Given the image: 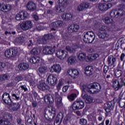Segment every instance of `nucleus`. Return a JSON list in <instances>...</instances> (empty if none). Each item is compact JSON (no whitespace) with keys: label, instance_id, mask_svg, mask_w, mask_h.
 Segmentation results:
<instances>
[{"label":"nucleus","instance_id":"nucleus-36","mask_svg":"<svg viewBox=\"0 0 125 125\" xmlns=\"http://www.w3.org/2000/svg\"><path fill=\"white\" fill-rule=\"evenodd\" d=\"M40 54L39 50L37 48H34L31 51V54L33 56H38Z\"/></svg>","mask_w":125,"mask_h":125},{"label":"nucleus","instance_id":"nucleus-15","mask_svg":"<svg viewBox=\"0 0 125 125\" xmlns=\"http://www.w3.org/2000/svg\"><path fill=\"white\" fill-rule=\"evenodd\" d=\"M52 38V35L51 34H47L44 35L42 39L39 40V43H41L42 44H45L49 40H51Z\"/></svg>","mask_w":125,"mask_h":125},{"label":"nucleus","instance_id":"nucleus-24","mask_svg":"<svg viewBox=\"0 0 125 125\" xmlns=\"http://www.w3.org/2000/svg\"><path fill=\"white\" fill-rule=\"evenodd\" d=\"M50 72L51 73H53L54 72L55 73H60L61 72V66L59 64H54L51 67Z\"/></svg>","mask_w":125,"mask_h":125},{"label":"nucleus","instance_id":"nucleus-62","mask_svg":"<svg viewBox=\"0 0 125 125\" xmlns=\"http://www.w3.org/2000/svg\"><path fill=\"white\" fill-rule=\"evenodd\" d=\"M32 17L36 21H38V20H39V16L37 14H33Z\"/></svg>","mask_w":125,"mask_h":125},{"label":"nucleus","instance_id":"nucleus-47","mask_svg":"<svg viewBox=\"0 0 125 125\" xmlns=\"http://www.w3.org/2000/svg\"><path fill=\"white\" fill-rule=\"evenodd\" d=\"M81 89L82 90L83 93L88 92L87 89H88V87H86L85 85H82L81 86Z\"/></svg>","mask_w":125,"mask_h":125},{"label":"nucleus","instance_id":"nucleus-20","mask_svg":"<svg viewBox=\"0 0 125 125\" xmlns=\"http://www.w3.org/2000/svg\"><path fill=\"white\" fill-rule=\"evenodd\" d=\"M26 7L29 11H35V10L37 9V5H36V3L31 1L28 2L26 5Z\"/></svg>","mask_w":125,"mask_h":125},{"label":"nucleus","instance_id":"nucleus-19","mask_svg":"<svg viewBox=\"0 0 125 125\" xmlns=\"http://www.w3.org/2000/svg\"><path fill=\"white\" fill-rule=\"evenodd\" d=\"M55 97L56 102H57V106L59 108H61L62 107H63V104H62V98L60 97V95H59V94H58V93L56 92L55 93Z\"/></svg>","mask_w":125,"mask_h":125},{"label":"nucleus","instance_id":"nucleus-60","mask_svg":"<svg viewBox=\"0 0 125 125\" xmlns=\"http://www.w3.org/2000/svg\"><path fill=\"white\" fill-rule=\"evenodd\" d=\"M77 10H78V11H83V6L82 5V3H81L79 6H78Z\"/></svg>","mask_w":125,"mask_h":125},{"label":"nucleus","instance_id":"nucleus-32","mask_svg":"<svg viewBox=\"0 0 125 125\" xmlns=\"http://www.w3.org/2000/svg\"><path fill=\"white\" fill-rule=\"evenodd\" d=\"M30 62L31 63H33V64H36L40 62V57L38 56H35L30 59Z\"/></svg>","mask_w":125,"mask_h":125},{"label":"nucleus","instance_id":"nucleus-16","mask_svg":"<svg viewBox=\"0 0 125 125\" xmlns=\"http://www.w3.org/2000/svg\"><path fill=\"white\" fill-rule=\"evenodd\" d=\"M62 25H63V21H58L52 22L50 24V26L52 28L51 30L52 31H55L56 30V28H60V27H61Z\"/></svg>","mask_w":125,"mask_h":125},{"label":"nucleus","instance_id":"nucleus-30","mask_svg":"<svg viewBox=\"0 0 125 125\" xmlns=\"http://www.w3.org/2000/svg\"><path fill=\"white\" fill-rule=\"evenodd\" d=\"M47 87L48 86L45 84V83H41L38 85V88L40 89V90H42V91H44V90H46L47 89Z\"/></svg>","mask_w":125,"mask_h":125},{"label":"nucleus","instance_id":"nucleus-13","mask_svg":"<svg viewBox=\"0 0 125 125\" xmlns=\"http://www.w3.org/2000/svg\"><path fill=\"white\" fill-rule=\"evenodd\" d=\"M112 6V5L111 3L106 4L105 3H100L98 5V7L101 11H107V10L111 8Z\"/></svg>","mask_w":125,"mask_h":125},{"label":"nucleus","instance_id":"nucleus-44","mask_svg":"<svg viewBox=\"0 0 125 125\" xmlns=\"http://www.w3.org/2000/svg\"><path fill=\"white\" fill-rule=\"evenodd\" d=\"M75 60H76V58L71 56L68 59L67 62L70 64H72L75 62Z\"/></svg>","mask_w":125,"mask_h":125},{"label":"nucleus","instance_id":"nucleus-39","mask_svg":"<svg viewBox=\"0 0 125 125\" xmlns=\"http://www.w3.org/2000/svg\"><path fill=\"white\" fill-rule=\"evenodd\" d=\"M25 40H26V38L23 37H20L16 39V41L19 43H21V42H24Z\"/></svg>","mask_w":125,"mask_h":125},{"label":"nucleus","instance_id":"nucleus-57","mask_svg":"<svg viewBox=\"0 0 125 125\" xmlns=\"http://www.w3.org/2000/svg\"><path fill=\"white\" fill-rule=\"evenodd\" d=\"M100 31H107L108 30V27L105 25H102L100 28Z\"/></svg>","mask_w":125,"mask_h":125},{"label":"nucleus","instance_id":"nucleus-4","mask_svg":"<svg viewBox=\"0 0 125 125\" xmlns=\"http://www.w3.org/2000/svg\"><path fill=\"white\" fill-rule=\"evenodd\" d=\"M120 82L118 81L116 78H113L112 80V83L113 89L114 90H119V89L122 88L123 86H125V82H124V79L123 78H120Z\"/></svg>","mask_w":125,"mask_h":125},{"label":"nucleus","instance_id":"nucleus-28","mask_svg":"<svg viewBox=\"0 0 125 125\" xmlns=\"http://www.w3.org/2000/svg\"><path fill=\"white\" fill-rule=\"evenodd\" d=\"M44 100L46 103H52L54 101L53 97L50 94L46 95L44 98Z\"/></svg>","mask_w":125,"mask_h":125},{"label":"nucleus","instance_id":"nucleus-61","mask_svg":"<svg viewBox=\"0 0 125 125\" xmlns=\"http://www.w3.org/2000/svg\"><path fill=\"white\" fill-rule=\"evenodd\" d=\"M108 70H109V66L107 65H105L104 67V74H106L107 72H108Z\"/></svg>","mask_w":125,"mask_h":125},{"label":"nucleus","instance_id":"nucleus-42","mask_svg":"<svg viewBox=\"0 0 125 125\" xmlns=\"http://www.w3.org/2000/svg\"><path fill=\"white\" fill-rule=\"evenodd\" d=\"M81 5H82L83 10H84V9H86V8H88V7H89V3L87 2H82L81 3Z\"/></svg>","mask_w":125,"mask_h":125},{"label":"nucleus","instance_id":"nucleus-58","mask_svg":"<svg viewBox=\"0 0 125 125\" xmlns=\"http://www.w3.org/2000/svg\"><path fill=\"white\" fill-rule=\"evenodd\" d=\"M98 57H99V54H95L94 55L91 56V59H92V60H95V59L98 58Z\"/></svg>","mask_w":125,"mask_h":125},{"label":"nucleus","instance_id":"nucleus-38","mask_svg":"<svg viewBox=\"0 0 125 125\" xmlns=\"http://www.w3.org/2000/svg\"><path fill=\"white\" fill-rule=\"evenodd\" d=\"M22 13L21 12H19L18 14L16 15L15 18L16 20L18 21H20L21 20H23V17L22 16Z\"/></svg>","mask_w":125,"mask_h":125},{"label":"nucleus","instance_id":"nucleus-12","mask_svg":"<svg viewBox=\"0 0 125 125\" xmlns=\"http://www.w3.org/2000/svg\"><path fill=\"white\" fill-rule=\"evenodd\" d=\"M2 99L4 103H5L7 105H9V106L12 105V101H11L9 94L4 93L2 96Z\"/></svg>","mask_w":125,"mask_h":125},{"label":"nucleus","instance_id":"nucleus-49","mask_svg":"<svg viewBox=\"0 0 125 125\" xmlns=\"http://www.w3.org/2000/svg\"><path fill=\"white\" fill-rule=\"evenodd\" d=\"M48 50H49V46H45L43 50V53L44 54H48V53H50V52H49Z\"/></svg>","mask_w":125,"mask_h":125},{"label":"nucleus","instance_id":"nucleus-41","mask_svg":"<svg viewBox=\"0 0 125 125\" xmlns=\"http://www.w3.org/2000/svg\"><path fill=\"white\" fill-rule=\"evenodd\" d=\"M81 5H82L83 10H84V9H86V8H88V7H89V3L87 2H82L81 3Z\"/></svg>","mask_w":125,"mask_h":125},{"label":"nucleus","instance_id":"nucleus-59","mask_svg":"<svg viewBox=\"0 0 125 125\" xmlns=\"http://www.w3.org/2000/svg\"><path fill=\"white\" fill-rule=\"evenodd\" d=\"M21 88L22 90H24V92L28 91V88H27V86L26 85H22L21 86Z\"/></svg>","mask_w":125,"mask_h":125},{"label":"nucleus","instance_id":"nucleus-26","mask_svg":"<svg viewBox=\"0 0 125 125\" xmlns=\"http://www.w3.org/2000/svg\"><path fill=\"white\" fill-rule=\"evenodd\" d=\"M62 19L63 20H73L74 16L71 13H66L61 16Z\"/></svg>","mask_w":125,"mask_h":125},{"label":"nucleus","instance_id":"nucleus-9","mask_svg":"<svg viewBox=\"0 0 125 125\" xmlns=\"http://www.w3.org/2000/svg\"><path fill=\"white\" fill-rule=\"evenodd\" d=\"M21 28L23 31H27L31 28H33V23L31 21H23L21 24Z\"/></svg>","mask_w":125,"mask_h":125},{"label":"nucleus","instance_id":"nucleus-25","mask_svg":"<svg viewBox=\"0 0 125 125\" xmlns=\"http://www.w3.org/2000/svg\"><path fill=\"white\" fill-rule=\"evenodd\" d=\"M85 74L88 77H90V76H92V74H93V68L92 66H87L85 69Z\"/></svg>","mask_w":125,"mask_h":125},{"label":"nucleus","instance_id":"nucleus-50","mask_svg":"<svg viewBox=\"0 0 125 125\" xmlns=\"http://www.w3.org/2000/svg\"><path fill=\"white\" fill-rule=\"evenodd\" d=\"M65 49L70 53H73V52H75V49L70 47V46H66Z\"/></svg>","mask_w":125,"mask_h":125},{"label":"nucleus","instance_id":"nucleus-33","mask_svg":"<svg viewBox=\"0 0 125 125\" xmlns=\"http://www.w3.org/2000/svg\"><path fill=\"white\" fill-rule=\"evenodd\" d=\"M12 108V110L14 111H18L20 108V104L19 103H14L13 105H10Z\"/></svg>","mask_w":125,"mask_h":125},{"label":"nucleus","instance_id":"nucleus-56","mask_svg":"<svg viewBox=\"0 0 125 125\" xmlns=\"http://www.w3.org/2000/svg\"><path fill=\"white\" fill-rule=\"evenodd\" d=\"M26 125H33V120L31 118H29L27 120Z\"/></svg>","mask_w":125,"mask_h":125},{"label":"nucleus","instance_id":"nucleus-31","mask_svg":"<svg viewBox=\"0 0 125 125\" xmlns=\"http://www.w3.org/2000/svg\"><path fill=\"white\" fill-rule=\"evenodd\" d=\"M10 10H11V5L4 3L3 6V12H8V11Z\"/></svg>","mask_w":125,"mask_h":125},{"label":"nucleus","instance_id":"nucleus-40","mask_svg":"<svg viewBox=\"0 0 125 125\" xmlns=\"http://www.w3.org/2000/svg\"><path fill=\"white\" fill-rule=\"evenodd\" d=\"M104 21L105 24H111L113 22V20L109 17H106L104 20Z\"/></svg>","mask_w":125,"mask_h":125},{"label":"nucleus","instance_id":"nucleus-48","mask_svg":"<svg viewBox=\"0 0 125 125\" xmlns=\"http://www.w3.org/2000/svg\"><path fill=\"white\" fill-rule=\"evenodd\" d=\"M79 123L82 125H85L87 124V121L84 118H81L80 119Z\"/></svg>","mask_w":125,"mask_h":125},{"label":"nucleus","instance_id":"nucleus-45","mask_svg":"<svg viewBox=\"0 0 125 125\" xmlns=\"http://www.w3.org/2000/svg\"><path fill=\"white\" fill-rule=\"evenodd\" d=\"M76 97H77V95L76 94H71L68 96V98L69 100H70V101H74Z\"/></svg>","mask_w":125,"mask_h":125},{"label":"nucleus","instance_id":"nucleus-51","mask_svg":"<svg viewBox=\"0 0 125 125\" xmlns=\"http://www.w3.org/2000/svg\"><path fill=\"white\" fill-rule=\"evenodd\" d=\"M49 52H50V53H48L47 54H53L55 51V48L51 46H49Z\"/></svg>","mask_w":125,"mask_h":125},{"label":"nucleus","instance_id":"nucleus-11","mask_svg":"<svg viewBox=\"0 0 125 125\" xmlns=\"http://www.w3.org/2000/svg\"><path fill=\"white\" fill-rule=\"evenodd\" d=\"M80 75V72L77 69H70L67 70V75L70 76L71 78L73 79H76L78 78Z\"/></svg>","mask_w":125,"mask_h":125},{"label":"nucleus","instance_id":"nucleus-37","mask_svg":"<svg viewBox=\"0 0 125 125\" xmlns=\"http://www.w3.org/2000/svg\"><path fill=\"white\" fill-rule=\"evenodd\" d=\"M7 66V70H9V68H8V66H10V63L8 62H0V70L1 71V68L2 69L5 68V66Z\"/></svg>","mask_w":125,"mask_h":125},{"label":"nucleus","instance_id":"nucleus-54","mask_svg":"<svg viewBox=\"0 0 125 125\" xmlns=\"http://www.w3.org/2000/svg\"><path fill=\"white\" fill-rule=\"evenodd\" d=\"M23 79L24 78L21 76H18L15 78V80L16 82H20V81L23 80Z\"/></svg>","mask_w":125,"mask_h":125},{"label":"nucleus","instance_id":"nucleus-46","mask_svg":"<svg viewBox=\"0 0 125 125\" xmlns=\"http://www.w3.org/2000/svg\"><path fill=\"white\" fill-rule=\"evenodd\" d=\"M86 103L90 104L93 102V98L90 96H88L86 100L85 101Z\"/></svg>","mask_w":125,"mask_h":125},{"label":"nucleus","instance_id":"nucleus-1","mask_svg":"<svg viewBox=\"0 0 125 125\" xmlns=\"http://www.w3.org/2000/svg\"><path fill=\"white\" fill-rule=\"evenodd\" d=\"M1 117H0V125H10L9 120L12 119V115L8 112L1 111Z\"/></svg>","mask_w":125,"mask_h":125},{"label":"nucleus","instance_id":"nucleus-53","mask_svg":"<svg viewBox=\"0 0 125 125\" xmlns=\"http://www.w3.org/2000/svg\"><path fill=\"white\" fill-rule=\"evenodd\" d=\"M12 96L13 99H14V100H16L17 101H18V100L20 99L19 96L16 95V94H12Z\"/></svg>","mask_w":125,"mask_h":125},{"label":"nucleus","instance_id":"nucleus-18","mask_svg":"<svg viewBox=\"0 0 125 125\" xmlns=\"http://www.w3.org/2000/svg\"><path fill=\"white\" fill-rule=\"evenodd\" d=\"M57 56L60 59H65L68 56V54L65 50H59L57 52Z\"/></svg>","mask_w":125,"mask_h":125},{"label":"nucleus","instance_id":"nucleus-3","mask_svg":"<svg viewBox=\"0 0 125 125\" xmlns=\"http://www.w3.org/2000/svg\"><path fill=\"white\" fill-rule=\"evenodd\" d=\"M56 113V111L55 108L53 106H49L45 109V114L48 116V119H47V121L49 122H51L52 120H53L55 117V114Z\"/></svg>","mask_w":125,"mask_h":125},{"label":"nucleus","instance_id":"nucleus-6","mask_svg":"<svg viewBox=\"0 0 125 125\" xmlns=\"http://www.w3.org/2000/svg\"><path fill=\"white\" fill-rule=\"evenodd\" d=\"M57 2L59 6L56 8L57 12H59L60 13L64 12L68 4V0H58Z\"/></svg>","mask_w":125,"mask_h":125},{"label":"nucleus","instance_id":"nucleus-64","mask_svg":"<svg viewBox=\"0 0 125 125\" xmlns=\"http://www.w3.org/2000/svg\"><path fill=\"white\" fill-rule=\"evenodd\" d=\"M14 84H15L14 82L12 81L11 83H8L6 85V86H7L8 87H11V86H13V85H14Z\"/></svg>","mask_w":125,"mask_h":125},{"label":"nucleus","instance_id":"nucleus-63","mask_svg":"<svg viewBox=\"0 0 125 125\" xmlns=\"http://www.w3.org/2000/svg\"><path fill=\"white\" fill-rule=\"evenodd\" d=\"M59 120H60V118H59V116L58 115L57 116L56 119L54 121L55 125H56L57 124H58V123H59Z\"/></svg>","mask_w":125,"mask_h":125},{"label":"nucleus","instance_id":"nucleus-8","mask_svg":"<svg viewBox=\"0 0 125 125\" xmlns=\"http://www.w3.org/2000/svg\"><path fill=\"white\" fill-rule=\"evenodd\" d=\"M18 53V51L17 49L16 48H11L5 51V56L7 58H11V57H15Z\"/></svg>","mask_w":125,"mask_h":125},{"label":"nucleus","instance_id":"nucleus-55","mask_svg":"<svg viewBox=\"0 0 125 125\" xmlns=\"http://www.w3.org/2000/svg\"><path fill=\"white\" fill-rule=\"evenodd\" d=\"M89 96L86 94V93H83L82 94V97L83 98V99L85 101L86 99H87V98Z\"/></svg>","mask_w":125,"mask_h":125},{"label":"nucleus","instance_id":"nucleus-27","mask_svg":"<svg viewBox=\"0 0 125 125\" xmlns=\"http://www.w3.org/2000/svg\"><path fill=\"white\" fill-rule=\"evenodd\" d=\"M39 75H44L47 72V67L44 66H40L37 70Z\"/></svg>","mask_w":125,"mask_h":125},{"label":"nucleus","instance_id":"nucleus-43","mask_svg":"<svg viewBox=\"0 0 125 125\" xmlns=\"http://www.w3.org/2000/svg\"><path fill=\"white\" fill-rule=\"evenodd\" d=\"M104 110L106 113H105V117H108L109 116H111L112 115L111 114V109L109 107H104Z\"/></svg>","mask_w":125,"mask_h":125},{"label":"nucleus","instance_id":"nucleus-35","mask_svg":"<svg viewBox=\"0 0 125 125\" xmlns=\"http://www.w3.org/2000/svg\"><path fill=\"white\" fill-rule=\"evenodd\" d=\"M85 57H86V55L84 53H80L78 56V59L81 61H83L85 59Z\"/></svg>","mask_w":125,"mask_h":125},{"label":"nucleus","instance_id":"nucleus-7","mask_svg":"<svg viewBox=\"0 0 125 125\" xmlns=\"http://www.w3.org/2000/svg\"><path fill=\"white\" fill-rule=\"evenodd\" d=\"M84 107V102L81 99H77L72 104L73 110H81Z\"/></svg>","mask_w":125,"mask_h":125},{"label":"nucleus","instance_id":"nucleus-29","mask_svg":"<svg viewBox=\"0 0 125 125\" xmlns=\"http://www.w3.org/2000/svg\"><path fill=\"white\" fill-rule=\"evenodd\" d=\"M10 79V76L8 74H2L0 75V83L4 82V81H8Z\"/></svg>","mask_w":125,"mask_h":125},{"label":"nucleus","instance_id":"nucleus-14","mask_svg":"<svg viewBox=\"0 0 125 125\" xmlns=\"http://www.w3.org/2000/svg\"><path fill=\"white\" fill-rule=\"evenodd\" d=\"M124 63L122 66H119L114 72V76L115 78H121L124 74Z\"/></svg>","mask_w":125,"mask_h":125},{"label":"nucleus","instance_id":"nucleus-10","mask_svg":"<svg viewBox=\"0 0 125 125\" xmlns=\"http://www.w3.org/2000/svg\"><path fill=\"white\" fill-rule=\"evenodd\" d=\"M125 14V11L122 9H118V10H112L110 13V16L112 18L123 16Z\"/></svg>","mask_w":125,"mask_h":125},{"label":"nucleus","instance_id":"nucleus-22","mask_svg":"<svg viewBox=\"0 0 125 125\" xmlns=\"http://www.w3.org/2000/svg\"><path fill=\"white\" fill-rule=\"evenodd\" d=\"M29 67V64L26 62H21L18 65V68L20 71H27Z\"/></svg>","mask_w":125,"mask_h":125},{"label":"nucleus","instance_id":"nucleus-5","mask_svg":"<svg viewBox=\"0 0 125 125\" xmlns=\"http://www.w3.org/2000/svg\"><path fill=\"white\" fill-rule=\"evenodd\" d=\"M95 40V34L92 31H88L86 33L83 37V41L86 43H91Z\"/></svg>","mask_w":125,"mask_h":125},{"label":"nucleus","instance_id":"nucleus-2","mask_svg":"<svg viewBox=\"0 0 125 125\" xmlns=\"http://www.w3.org/2000/svg\"><path fill=\"white\" fill-rule=\"evenodd\" d=\"M101 90V85L99 83H95L88 85L87 91L90 94L98 93Z\"/></svg>","mask_w":125,"mask_h":125},{"label":"nucleus","instance_id":"nucleus-52","mask_svg":"<svg viewBox=\"0 0 125 125\" xmlns=\"http://www.w3.org/2000/svg\"><path fill=\"white\" fill-rule=\"evenodd\" d=\"M22 14V16L23 17V20H24V18H27L29 17V14L27 12H21Z\"/></svg>","mask_w":125,"mask_h":125},{"label":"nucleus","instance_id":"nucleus-17","mask_svg":"<svg viewBox=\"0 0 125 125\" xmlns=\"http://www.w3.org/2000/svg\"><path fill=\"white\" fill-rule=\"evenodd\" d=\"M47 82L49 84L55 85L57 83V78L53 75H49L47 78Z\"/></svg>","mask_w":125,"mask_h":125},{"label":"nucleus","instance_id":"nucleus-34","mask_svg":"<svg viewBox=\"0 0 125 125\" xmlns=\"http://www.w3.org/2000/svg\"><path fill=\"white\" fill-rule=\"evenodd\" d=\"M69 28L72 30L73 32H78L80 30V26L77 24L71 25Z\"/></svg>","mask_w":125,"mask_h":125},{"label":"nucleus","instance_id":"nucleus-21","mask_svg":"<svg viewBox=\"0 0 125 125\" xmlns=\"http://www.w3.org/2000/svg\"><path fill=\"white\" fill-rule=\"evenodd\" d=\"M117 58L110 55L108 57L107 62L109 67H112L116 63Z\"/></svg>","mask_w":125,"mask_h":125},{"label":"nucleus","instance_id":"nucleus-23","mask_svg":"<svg viewBox=\"0 0 125 125\" xmlns=\"http://www.w3.org/2000/svg\"><path fill=\"white\" fill-rule=\"evenodd\" d=\"M97 35L100 39H103L105 41H108L109 40V34L107 32L101 33L100 32H97Z\"/></svg>","mask_w":125,"mask_h":125}]
</instances>
